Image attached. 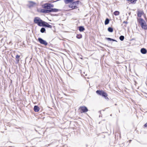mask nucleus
I'll return each instance as SVG.
<instances>
[{"instance_id": "1", "label": "nucleus", "mask_w": 147, "mask_h": 147, "mask_svg": "<svg viewBox=\"0 0 147 147\" xmlns=\"http://www.w3.org/2000/svg\"><path fill=\"white\" fill-rule=\"evenodd\" d=\"M65 2V3L67 4L70 3L69 7L71 8L72 9L76 8L78 7L79 1H73L74 0H64Z\"/></svg>"}, {"instance_id": "2", "label": "nucleus", "mask_w": 147, "mask_h": 147, "mask_svg": "<svg viewBox=\"0 0 147 147\" xmlns=\"http://www.w3.org/2000/svg\"><path fill=\"white\" fill-rule=\"evenodd\" d=\"M139 23L140 24L142 28L144 30H147V25L145 21L142 18H140L138 19Z\"/></svg>"}, {"instance_id": "3", "label": "nucleus", "mask_w": 147, "mask_h": 147, "mask_svg": "<svg viewBox=\"0 0 147 147\" xmlns=\"http://www.w3.org/2000/svg\"><path fill=\"white\" fill-rule=\"evenodd\" d=\"M44 21H43L40 18L38 17H36L34 18V22L35 23L37 24L40 26H42Z\"/></svg>"}, {"instance_id": "4", "label": "nucleus", "mask_w": 147, "mask_h": 147, "mask_svg": "<svg viewBox=\"0 0 147 147\" xmlns=\"http://www.w3.org/2000/svg\"><path fill=\"white\" fill-rule=\"evenodd\" d=\"M96 92L97 94L99 95H102L106 99H109V98L107 97L108 95L106 93L102 90H97Z\"/></svg>"}, {"instance_id": "5", "label": "nucleus", "mask_w": 147, "mask_h": 147, "mask_svg": "<svg viewBox=\"0 0 147 147\" xmlns=\"http://www.w3.org/2000/svg\"><path fill=\"white\" fill-rule=\"evenodd\" d=\"M79 109L80 110V112L81 113L86 112L88 111L87 108L84 106L80 107Z\"/></svg>"}, {"instance_id": "6", "label": "nucleus", "mask_w": 147, "mask_h": 147, "mask_svg": "<svg viewBox=\"0 0 147 147\" xmlns=\"http://www.w3.org/2000/svg\"><path fill=\"white\" fill-rule=\"evenodd\" d=\"M38 40L41 44L44 45L45 46L47 45L48 44L47 42L45 40H43L41 38H38Z\"/></svg>"}, {"instance_id": "7", "label": "nucleus", "mask_w": 147, "mask_h": 147, "mask_svg": "<svg viewBox=\"0 0 147 147\" xmlns=\"http://www.w3.org/2000/svg\"><path fill=\"white\" fill-rule=\"evenodd\" d=\"M54 5L53 4H51L50 3L46 4L45 5V8H47L48 9H51L50 8L51 7H53Z\"/></svg>"}, {"instance_id": "8", "label": "nucleus", "mask_w": 147, "mask_h": 147, "mask_svg": "<svg viewBox=\"0 0 147 147\" xmlns=\"http://www.w3.org/2000/svg\"><path fill=\"white\" fill-rule=\"evenodd\" d=\"M42 26H45L50 28H52L51 25H49L48 23L45 21L44 22H43V24Z\"/></svg>"}, {"instance_id": "9", "label": "nucleus", "mask_w": 147, "mask_h": 147, "mask_svg": "<svg viewBox=\"0 0 147 147\" xmlns=\"http://www.w3.org/2000/svg\"><path fill=\"white\" fill-rule=\"evenodd\" d=\"M29 2V3L28 4V6L29 7H31L36 4V3L33 1H30Z\"/></svg>"}, {"instance_id": "10", "label": "nucleus", "mask_w": 147, "mask_h": 147, "mask_svg": "<svg viewBox=\"0 0 147 147\" xmlns=\"http://www.w3.org/2000/svg\"><path fill=\"white\" fill-rule=\"evenodd\" d=\"M141 52L143 54H145L147 53L146 50L144 48H142L140 50Z\"/></svg>"}, {"instance_id": "11", "label": "nucleus", "mask_w": 147, "mask_h": 147, "mask_svg": "<svg viewBox=\"0 0 147 147\" xmlns=\"http://www.w3.org/2000/svg\"><path fill=\"white\" fill-rule=\"evenodd\" d=\"M34 111L35 112H38L40 110L39 108L37 106H35L34 108Z\"/></svg>"}, {"instance_id": "12", "label": "nucleus", "mask_w": 147, "mask_h": 147, "mask_svg": "<svg viewBox=\"0 0 147 147\" xmlns=\"http://www.w3.org/2000/svg\"><path fill=\"white\" fill-rule=\"evenodd\" d=\"M51 12H57L59 11V9L55 8H51L50 9Z\"/></svg>"}, {"instance_id": "13", "label": "nucleus", "mask_w": 147, "mask_h": 147, "mask_svg": "<svg viewBox=\"0 0 147 147\" xmlns=\"http://www.w3.org/2000/svg\"><path fill=\"white\" fill-rule=\"evenodd\" d=\"M42 12L45 13H49L50 12V9H43L42 10Z\"/></svg>"}, {"instance_id": "14", "label": "nucleus", "mask_w": 147, "mask_h": 147, "mask_svg": "<svg viewBox=\"0 0 147 147\" xmlns=\"http://www.w3.org/2000/svg\"><path fill=\"white\" fill-rule=\"evenodd\" d=\"M20 56L18 55H17L16 57V63H18L19 62V58Z\"/></svg>"}, {"instance_id": "15", "label": "nucleus", "mask_w": 147, "mask_h": 147, "mask_svg": "<svg viewBox=\"0 0 147 147\" xmlns=\"http://www.w3.org/2000/svg\"><path fill=\"white\" fill-rule=\"evenodd\" d=\"M143 12L142 11H139L138 13V16L139 17H141L142 15Z\"/></svg>"}, {"instance_id": "16", "label": "nucleus", "mask_w": 147, "mask_h": 147, "mask_svg": "<svg viewBox=\"0 0 147 147\" xmlns=\"http://www.w3.org/2000/svg\"><path fill=\"white\" fill-rule=\"evenodd\" d=\"M85 30L84 28L82 26H80L79 27V30L80 32L83 31Z\"/></svg>"}, {"instance_id": "17", "label": "nucleus", "mask_w": 147, "mask_h": 147, "mask_svg": "<svg viewBox=\"0 0 147 147\" xmlns=\"http://www.w3.org/2000/svg\"><path fill=\"white\" fill-rule=\"evenodd\" d=\"M113 14L116 16H118L119 15V12L118 11H116L113 13Z\"/></svg>"}, {"instance_id": "18", "label": "nucleus", "mask_w": 147, "mask_h": 147, "mask_svg": "<svg viewBox=\"0 0 147 147\" xmlns=\"http://www.w3.org/2000/svg\"><path fill=\"white\" fill-rule=\"evenodd\" d=\"M108 30L109 32H112L113 31V29L112 28L109 27L108 28Z\"/></svg>"}, {"instance_id": "19", "label": "nucleus", "mask_w": 147, "mask_h": 147, "mask_svg": "<svg viewBox=\"0 0 147 147\" xmlns=\"http://www.w3.org/2000/svg\"><path fill=\"white\" fill-rule=\"evenodd\" d=\"M109 20L108 18H107L105 21V24L107 25L109 23Z\"/></svg>"}, {"instance_id": "20", "label": "nucleus", "mask_w": 147, "mask_h": 147, "mask_svg": "<svg viewBox=\"0 0 147 147\" xmlns=\"http://www.w3.org/2000/svg\"><path fill=\"white\" fill-rule=\"evenodd\" d=\"M45 29L44 28H42L40 29V31L41 33H43L45 31Z\"/></svg>"}, {"instance_id": "21", "label": "nucleus", "mask_w": 147, "mask_h": 147, "mask_svg": "<svg viewBox=\"0 0 147 147\" xmlns=\"http://www.w3.org/2000/svg\"><path fill=\"white\" fill-rule=\"evenodd\" d=\"M82 35L81 34H77L76 36V37L78 39H80L82 38Z\"/></svg>"}, {"instance_id": "22", "label": "nucleus", "mask_w": 147, "mask_h": 147, "mask_svg": "<svg viewBox=\"0 0 147 147\" xmlns=\"http://www.w3.org/2000/svg\"><path fill=\"white\" fill-rule=\"evenodd\" d=\"M119 39L121 41H123L124 39V36H121L119 37Z\"/></svg>"}, {"instance_id": "23", "label": "nucleus", "mask_w": 147, "mask_h": 147, "mask_svg": "<svg viewBox=\"0 0 147 147\" xmlns=\"http://www.w3.org/2000/svg\"><path fill=\"white\" fill-rule=\"evenodd\" d=\"M107 39L108 40H110V41H112V38H107Z\"/></svg>"}, {"instance_id": "24", "label": "nucleus", "mask_w": 147, "mask_h": 147, "mask_svg": "<svg viewBox=\"0 0 147 147\" xmlns=\"http://www.w3.org/2000/svg\"><path fill=\"white\" fill-rule=\"evenodd\" d=\"M145 127H147V123H146L144 125Z\"/></svg>"}, {"instance_id": "25", "label": "nucleus", "mask_w": 147, "mask_h": 147, "mask_svg": "<svg viewBox=\"0 0 147 147\" xmlns=\"http://www.w3.org/2000/svg\"><path fill=\"white\" fill-rule=\"evenodd\" d=\"M123 23L127 24V22L126 21H124Z\"/></svg>"}, {"instance_id": "26", "label": "nucleus", "mask_w": 147, "mask_h": 147, "mask_svg": "<svg viewBox=\"0 0 147 147\" xmlns=\"http://www.w3.org/2000/svg\"><path fill=\"white\" fill-rule=\"evenodd\" d=\"M112 41L117 42V41L116 40H115L113 39H112Z\"/></svg>"}, {"instance_id": "27", "label": "nucleus", "mask_w": 147, "mask_h": 147, "mask_svg": "<svg viewBox=\"0 0 147 147\" xmlns=\"http://www.w3.org/2000/svg\"><path fill=\"white\" fill-rule=\"evenodd\" d=\"M130 0V1L132 2V3H133L134 2V0Z\"/></svg>"}]
</instances>
